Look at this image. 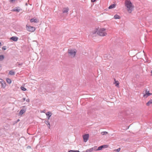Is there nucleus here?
<instances>
[{
  "instance_id": "obj_1",
  "label": "nucleus",
  "mask_w": 152,
  "mask_h": 152,
  "mask_svg": "<svg viewBox=\"0 0 152 152\" xmlns=\"http://www.w3.org/2000/svg\"><path fill=\"white\" fill-rule=\"evenodd\" d=\"M124 4L127 11L129 13H131L134 7L132 3L129 0H126Z\"/></svg>"
},
{
  "instance_id": "obj_2",
  "label": "nucleus",
  "mask_w": 152,
  "mask_h": 152,
  "mask_svg": "<svg viewBox=\"0 0 152 152\" xmlns=\"http://www.w3.org/2000/svg\"><path fill=\"white\" fill-rule=\"evenodd\" d=\"M96 33L99 36L104 37L106 36L107 33L106 31V29L104 28H97L95 29V31L93 32V34Z\"/></svg>"
},
{
  "instance_id": "obj_3",
  "label": "nucleus",
  "mask_w": 152,
  "mask_h": 152,
  "mask_svg": "<svg viewBox=\"0 0 152 152\" xmlns=\"http://www.w3.org/2000/svg\"><path fill=\"white\" fill-rule=\"evenodd\" d=\"M77 52V50L75 49H69L68 50V56L71 58L75 57Z\"/></svg>"
},
{
  "instance_id": "obj_4",
  "label": "nucleus",
  "mask_w": 152,
  "mask_h": 152,
  "mask_svg": "<svg viewBox=\"0 0 152 152\" xmlns=\"http://www.w3.org/2000/svg\"><path fill=\"white\" fill-rule=\"evenodd\" d=\"M26 28L28 31L31 32L35 31L36 29L35 27L28 25H26Z\"/></svg>"
},
{
  "instance_id": "obj_5",
  "label": "nucleus",
  "mask_w": 152,
  "mask_h": 152,
  "mask_svg": "<svg viewBox=\"0 0 152 152\" xmlns=\"http://www.w3.org/2000/svg\"><path fill=\"white\" fill-rule=\"evenodd\" d=\"M89 134H85L83 135V141L84 142H86L89 138Z\"/></svg>"
},
{
  "instance_id": "obj_6",
  "label": "nucleus",
  "mask_w": 152,
  "mask_h": 152,
  "mask_svg": "<svg viewBox=\"0 0 152 152\" xmlns=\"http://www.w3.org/2000/svg\"><path fill=\"white\" fill-rule=\"evenodd\" d=\"M152 95V94L149 92V91H146L145 92V94L143 95V97L145 98H147L148 96Z\"/></svg>"
},
{
  "instance_id": "obj_7",
  "label": "nucleus",
  "mask_w": 152,
  "mask_h": 152,
  "mask_svg": "<svg viewBox=\"0 0 152 152\" xmlns=\"http://www.w3.org/2000/svg\"><path fill=\"white\" fill-rule=\"evenodd\" d=\"M146 105L148 107H152V99H150L146 103Z\"/></svg>"
},
{
  "instance_id": "obj_8",
  "label": "nucleus",
  "mask_w": 152,
  "mask_h": 152,
  "mask_svg": "<svg viewBox=\"0 0 152 152\" xmlns=\"http://www.w3.org/2000/svg\"><path fill=\"white\" fill-rule=\"evenodd\" d=\"M69 10L68 7H66L63 8L62 10V12L63 13H67Z\"/></svg>"
},
{
  "instance_id": "obj_9",
  "label": "nucleus",
  "mask_w": 152,
  "mask_h": 152,
  "mask_svg": "<svg viewBox=\"0 0 152 152\" xmlns=\"http://www.w3.org/2000/svg\"><path fill=\"white\" fill-rule=\"evenodd\" d=\"M30 21L31 22L37 23L38 22V20L37 18H32L30 19Z\"/></svg>"
},
{
  "instance_id": "obj_10",
  "label": "nucleus",
  "mask_w": 152,
  "mask_h": 152,
  "mask_svg": "<svg viewBox=\"0 0 152 152\" xmlns=\"http://www.w3.org/2000/svg\"><path fill=\"white\" fill-rule=\"evenodd\" d=\"M18 37L14 36L10 38V39L15 42L17 41L18 40Z\"/></svg>"
},
{
  "instance_id": "obj_11",
  "label": "nucleus",
  "mask_w": 152,
  "mask_h": 152,
  "mask_svg": "<svg viewBox=\"0 0 152 152\" xmlns=\"http://www.w3.org/2000/svg\"><path fill=\"white\" fill-rule=\"evenodd\" d=\"M115 82L114 83V84H115V86H117L118 87H119V83L118 81H116L115 79H114Z\"/></svg>"
},
{
  "instance_id": "obj_12",
  "label": "nucleus",
  "mask_w": 152,
  "mask_h": 152,
  "mask_svg": "<svg viewBox=\"0 0 152 152\" xmlns=\"http://www.w3.org/2000/svg\"><path fill=\"white\" fill-rule=\"evenodd\" d=\"M13 11H15L19 12L20 11V7H17L12 10Z\"/></svg>"
},
{
  "instance_id": "obj_13",
  "label": "nucleus",
  "mask_w": 152,
  "mask_h": 152,
  "mask_svg": "<svg viewBox=\"0 0 152 152\" xmlns=\"http://www.w3.org/2000/svg\"><path fill=\"white\" fill-rule=\"evenodd\" d=\"M47 116H48V119H49L50 117L51 116L52 113L51 112H48L46 113Z\"/></svg>"
},
{
  "instance_id": "obj_14",
  "label": "nucleus",
  "mask_w": 152,
  "mask_h": 152,
  "mask_svg": "<svg viewBox=\"0 0 152 152\" xmlns=\"http://www.w3.org/2000/svg\"><path fill=\"white\" fill-rule=\"evenodd\" d=\"M115 4H113L110 5L108 7L109 9H111L112 8H114L115 7Z\"/></svg>"
},
{
  "instance_id": "obj_15",
  "label": "nucleus",
  "mask_w": 152,
  "mask_h": 152,
  "mask_svg": "<svg viewBox=\"0 0 152 152\" xmlns=\"http://www.w3.org/2000/svg\"><path fill=\"white\" fill-rule=\"evenodd\" d=\"M114 18L115 19H119L120 18V17L119 15H115L114 16Z\"/></svg>"
},
{
  "instance_id": "obj_16",
  "label": "nucleus",
  "mask_w": 152,
  "mask_h": 152,
  "mask_svg": "<svg viewBox=\"0 0 152 152\" xmlns=\"http://www.w3.org/2000/svg\"><path fill=\"white\" fill-rule=\"evenodd\" d=\"M6 81L9 84H10L11 83V80L9 78L7 79Z\"/></svg>"
},
{
  "instance_id": "obj_17",
  "label": "nucleus",
  "mask_w": 152,
  "mask_h": 152,
  "mask_svg": "<svg viewBox=\"0 0 152 152\" xmlns=\"http://www.w3.org/2000/svg\"><path fill=\"white\" fill-rule=\"evenodd\" d=\"M25 111L26 110H21L20 111V114L22 115L24 113H25Z\"/></svg>"
},
{
  "instance_id": "obj_18",
  "label": "nucleus",
  "mask_w": 152,
  "mask_h": 152,
  "mask_svg": "<svg viewBox=\"0 0 152 152\" xmlns=\"http://www.w3.org/2000/svg\"><path fill=\"white\" fill-rule=\"evenodd\" d=\"M9 74L11 75H14L15 74V72L13 71H10L9 72Z\"/></svg>"
},
{
  "instance_id": "obj_19",
  "label": "nucleus",
  "mask_w": 152,
  "mask_h": 152,
  "mask_svg": "<svg viewBox=\"0 0 152 152\" xmlns=\"http://www.w3.org/2000/svg\"><path fill=\"white\" fill-rule=\"evenodd\" d=\"M20 88L23 91H26V88L23 86H21Z\"/></svg>"
},
{
  "instance_id": "obj_20",
  "label": "nucleus",
  "mask_w": 152,
  "mask_h": 152,
  "mask_svg": "<svg viewBox=\"0 0 152 152\" xmlns=\"http://www.w3.org/2000/svg\"><path fill=\"white\" fill-rule=\"evenodd\" d=\"M2 86L4 88L6 86V84L4 82H3V83H1Z\"/></svg>"
},
{
  "instance_id": "obj_21",
  "label": "nucleus",
  "mask_w": 152,
  "mask_h": 152,
  "mask_svg": "<svg viewBox=\"0 0 152 152\" xmlns=\"http://www.w3.org/2000/svg\"><path fill=\"white\" fill-rule=\"evenodd\" d=\"M93 151V148H91L86 150V152H91Z\"/></svg>"
},
{
  "instance_id": "obj_22",
  "label": "nucleus",
  "mask_w": 152,
  "mask_h": 152,
  "mask_svg": "<svg viewBox=\"0 0 152 152\" xmlns=\"http://www.w3.org/2000/svg\"><path fill=\"white\" fill-rule=\"evenodd\" d=\"M103 147H102V146H101L99 147H98L97 150H101L103 148Z\"/></svg>"
},
{
  "instance_id": "obj_23",
  "label": "nucleus",
  "mask_w": 152,
  "mask_h": 152,
  "mask_svg": "<svg viewBox=\"0 0 152 152\" xmlns=\"http://www.w3.org/2000/svg\"><path fill=\"white\" fill-rule=\"evenodd\" d=\"M102 146L103 148H106L108 147V145H104Z\"/></svg>"
},
{
  "instance_id": "obj_24",
  "label": "nucleus",
  "mask_w": 152,
  "mask_h": 152,
  "mask_svg": "<svg viewBox=\"0 0 152 152\" xmlns=\"http://www.w3.org/2000/svg\"><path fill=\"white\" fill-rule=\"evenodd\" d=\"M107 132H102L101 133V134L102 135H106V134H107Z\"/></svg>"
},
{
  "instance_id": "obj_25",
  "label": "nucleus",
  "mask_w": 152,
  "mask_h": 152,
  "mask_svg": "<svg viewBox=\"0 0 152 152\" xmlns=\"http://www.w3.org/2000/svg\"><path fill=\"white\" fill-rule=\"evenodd\" d=\"M120 150H121V148H118V149H115L114 151H117V152H119V151H120Z\"/></svg>"
},
{
  "instance_id": "obj_26",
  "label": "nucleus",
  "mask_w": 152,
  "mask_h": 152,
  "mask_svg": "<svg viewBox=\"0 0 152 152\" xmlns=\"http://www.w3.org/2000/svg\"><path fill=\"white\" fill-rule=\"evenodd\" d=\"M68 152H80L78 151L70 150Z\"/></svg>"
},
{
  "instance_id": "obj_27",
  "label": "nucleus",
  "mask_w": 152,
  "mask_h": 152,
  "mask_svg": "<svg viewBox=\"0 0 152 152\" xmlns=\"http://www.w3.org/2000/svg\"><path fill=\"white\" fill-rule=\"evenodd\" d=\"M4 58V57L3 55H1L0 56V60H2Z\"/></svg>"
},
{
  "instance_id": "obj_28",
  "label": "nucleus",
  "mask_w": 152,
  "mask_h": 152,
  "mask_svg": "<svg viewBox=\"0 0 152 152\" xmlns=\"http://www.w3.org/2000/svg\"><path fill=\"white\" fill-rule=\"evenodd\" d=\"M6 46H4V47H2V49L3 50H5L6 49Z\"/></svg>"
},
{
  "instance_id": "obj_29",
  "label": "nucleus",
  "mask_w": 152,
  "mask_h": 152,
  "mask_svg": "<svg viewBox=\"0 0 152 152\" xmlns=\"http://www.w3.org/2000/svg\"><path fill=\"white\" fill-rule=\"evenodd\" d=\"M3 82H4L2 79H0V82H1V83H3Z\"/></svg>"
},
{
  "instance_id": "obj_30",
  "label": "nucleus",
  "mask_w": 152,
  "mask_h": 152,
  "mask_svg": "<svg viewBox=\"0 0 152 152\" xmlns=\"http://www.w3.org/2000/svg\"><path fill=\"white\" fill-rule=\"evenodd\" d=\"M26 101L28 102H29L30 101V100L29 99H27L26 100Z\"/></svg>"
},
{
  "instance_id": "obj_31",
  "label": "nucleus",
  "mask_w": 152,
  "mask_h": 152,
  "mask_svg": "<svg viewBox=\"0 0 152 152\" xmlns=\"http://www.w3.org/2000/svg\"><path fill=\"white\" fill-rule=\"evenodd\" d=\"M16 0H10V1L11 2H12L13 1H15Z\"/></svg>"
},
{
  "instance_id": "obj_32",
  "label": "nucleus",
  "mask_w": 152,
  "mask_h": 152,
  "mask_svg": "<svg viewBox=\"0 0 152 152\" xmlns=\"http://www.w3.org/2000/svg\"><path fill=\"white\" fill-rule=\"evenodd\" d=\"M48 127L49 128H50V124L49 122H48Z\"/></svg>"
},
{
  "instance_id": "obj_33",
  "label": "nucleus",
  "mask_w": 152,
  "mask_h": 152,
  "mask_svg": "<svg viewBox=\"0 0 152 152\" xmlns=\"http://www.w3.org/2000/svg\"><path fill=\"white\" fill-rule=\"evenodd\" d=\"M23 102H24V101H25V100H26V99H25V98H23Z\"/></svg>"
},
{
  "instance_id": "obj_34",
  "label": "nucleus",
  "mask_w": 152,
  "mask_h": 152,
  "mask_svg": "<svg viewBox=\"0 0 152 152\" xmlns=\"http://www.w3.org/2000/svg\"><path fill=\"white\" fill-rule=\"evenodd\" d=\"M96 1V0H91V2H94L95 1Z\"/></svg>"
},
{
  "instance_id": "obj_35",
  "label": "nucleus",
  "mask_w": 152,
  "mask_h": 152,
  "mask_svg": "<svg viewBox=\"0 0 152 152\" xmlns=\"http://www.w3.org/2000/svg\"><path fill=\"white\" fill-rule=\"evenodd\" d=\"M41 113H45V110H43V111H41Z\"/></svg>"
},
{
  "instance_id": "obj_36",
  "label": "nucleus",
  "mask_w": 152,
  "mask_h": 152,
  "mask_svg": "<svg viewBox=\"0 0 152 152\" xmlns=\"http://www.w3.org/2000/svg\"><path fill=\"white\" fill-rule=\"evenodd\" d=\"M1 46V43L0 42V47Z\"/></svg>"
},
{
  "instance_id": "obj_37",
  "label": "nucleus",
  "mask_w": 152,
  "mask_h": 152,
  "mask_svg": "<svg viewBox=\"0 0 152 152\" xmlns=\"http://www.w3.org/2000/svg\"><path fill=\"white\" fill-rule=\"evenodd\" d=\"M151 75H152V70L151 71Z\"/></svg>"
}]
</instances>
